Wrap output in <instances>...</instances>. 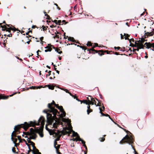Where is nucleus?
<instances>
[{
  "label": "nucleus",
  "mask_w": 154,
  "mask_h": 154,
  "mask_svg": "<svg viewBox=\"0 0 154 154\" xmlns=\"http://www.w3.org/2000/svg\"><path fill=\"white\" fill-rule=\"evenodd\" d=\"M40 122L41 125V128L36 129L35 132L38 133L41 137H43L44 135L43 133V130L45 124V119L43 116H41L40 118L37 122H36L35 121L33 122L30 121L28 123H25V126L24 127V129L26 131L29 127H34L35 125H39Z\"/></svg>",
  "instance_id": "1"
},
{
  "label": "nucleus",
  "mask_w": 154,
  "mask_h": 154,
  "mask_svg": "<svg viewBox=\"0 0 154 154\" xmlns=\"http://www.w3.org/2000/svg\"><path fill=\"white\" fill-rule=\"evenodd\" d=\"M62 121L63 122H66L67 123V125H68V126L69 128V131L68 132V133L69 134L71 132H72V136L73 137H76V138L77 139V140H78L79 141H81L82 142V143L83 145V146L85 147L86 149H87V148L85 144V142L83 140H82L81 138H80L79 137V134L77 132H75L74 131H73L72 129V127L71 125L70 124V121L68 119H65L64 118H62Z\"/></svg>",
  "instance_id": "2"
},
{
  "label": "nucleus",
  "mask_w": 154,
  "mask_h": 154,
  "mask_svg": "<svg viewBox=\"0 0 154 154\" xmlns=\"http://www.w3.org/2000/svg\"><path fill=\"white\" fill-rule=\"evenodd\" d=\"M43 112L47 114V118L48 124L50 125H52V123L55 121V122L53 123V127L54 128H56L57 125L60 123L58 120L54 119L55 118L57 119V118H56V115L57 114V112L56 113L55 116H54V114H53V116H52V112H48L46 110H44Z\"/></svg>",
  "instance_id": "3"
},
{
  "label": "nucleus",
  "mask_w": 154,
  "mask_h": 154,
  "mask_svg": "<svg viewBox=\"0 0 154 154\" xmlns=\"http://www.w3.org/2000/svg\"><path fill=\"white\" fill-rule=\"evenodd\" d=\"M144 41V38H141L139 40L136 41L135 42V44H131L130 43V46L133 47H138L139 48H143V44Z\"/></svg>",
  "instance_id": "4"
},
{
  "label": "nucleus",
  "mask_w": 154,
  "mask_h": 154,
  "mask_svg": "<svg viewBox=\"0 0 154 154\" xmlns=\"http://www.w3.org/2000/svg\"><path fill=\"white\" fill-rule=\"evenodd\" d=\"M123 143H126L129 144H131L133 143V139L131 136H129L126 135L120 142V144H122Z\"/></svg>",
  "instance_id": "5"
},
{
  "label": "nucleus",
  "mask_w": 154,
  "mask_h": 154,
  "mask_svg": "<svg viewBox=\"0 0 154 154\" xmlns=\"http://www.w3.org/2000/svg\"><path fill=\"white\" fill-rule=\"evenodd\" d=\"M25 137H27L28 138L27 139V141L28 143H30V144L32 145L33 149L32 152L33 154H41V153L39 152L38 150L36 149L34 146V143L31 141L29 137H28L27 136Z\"/></svg>",
  "instance_id": "6"
},
{
  "label": "nucleus",
  "mask_w": 154,
  "mask_h": 154,
  "mask_svg": "<svg viewBox=\"0 0 154 154\" xmlns=\"http://www.w3.org/2000/svg\"><path fill=\"white\" fill-rule=\"evenodd\" d=\"M54 104L55 105V102L54 100L52 101V102L51 103H49L48 105V108L50 109L48 110H46L47 112H52V114H54V116H55L56 113L57 112V110L55 109L54 107L51 106V105Z\"/></svg>",
  "instance_id": "7"
},
{
  "label": "nucleus",
  "mask_w": 154,
  "mask_h": 154,
  "mask_svg": "<svg viewBox=\"0 0 154 154\" xmlns=\"http://www.w3.org/2000/svg\"><path fill=\"white\" fill-rule=\"evenodd\" d=\"M30 132L29 134V138L31 139L35 140L37 137L35 131L32 128L30 129Z\"/></svg>",
  "instance_id": "8"
},
{
  "label": "nucleus",
  "mask_w": 154,
  "mask_h": 154,
  "mask_svg": "<svg viewBox=\"0 0 154 154\" xmlns=\"http://www.w3.org/2000/svg\"><path fill=\"white\" fill-rule=\"evenodd\" d=\"M27 123L26 122H24V125H18L17 126H16L14 127V131L12 132V134H11V139L12 140L13 139V136H14L15 137H16V136L14 134H13V133L15 131H17L21 127V125H22V126L21 127H23L24 129V127L25 126V123Z\"/></svg>",
  "instance_id": "9"
},
{
  "label": "nucleus",
  "mask_w": 154,
  "mask_h": 154,
  "mask_svg": "<svg viewBox=\"0 0 154 154\" xmlns=\"http://www.w3.org/2000/svg\"><path fill=\"white\" fill-rule=\"evenodd\" d=\"M144 47H146V48L148 49H149L151 47L154 48V43L151 44L147 42H145L144 45Z\"/></svg>",
  "instance_id": "10"
},
{
  "label": "nucleus",
  "mask_w": 154,
  "mask_h": 154,
  "mask_svg": "<svg viewBox=\"0 0 154 154\" xmlns=\"http://www.w3.org/2000/svg\"><path fill=\"white\" fill-rule=\"evenodd\" d=\"M54 134H55L56 136H58V137L54 140V144H55V143H56V141L59 140V138L61 136V134H58L56 132H54Z\"/></svg>",
  "instance_id": "11"
},
{
  "label": "nucleus",
  "mask_w": 154,
  "mask_h": 154,
  "mask_svg": "<svg viewBox=\"0 0 154 154\" xmlns=\"http://www.w3.org/2000/svg\"><path fill=\"white\" fill-rule=\"evenodd\" d=\"M55 106L58 108L61 112L64 110L62 106H59L58 104H55Z\"/></svg>",
  "instance_id": "12"
},
{
  "label": "nucleus",
  "mask_w": 154,
  "mask_h": 154,
  "mask_svg": "<svg viewBox=\"0 0 154 154\" xmlns=\"http://www.w3.org/2000/svg\"><path fill=\"white\" fill-rule=\"evenodd\" d=\"M124 35L125 36L124 38L125 40L128 39L129 40V42H131V40L128 37L129 36V35L128 34L124 33Z\"/></svg>",
  "instance_id": "13"
},
{
  "label": "nucleus",
  "mask_w": 154,
  "mask_h": 154,
  "mask_svg": "<svg viewBox=\"0 0 154 154\" xmlns=\"http://www.w3.org/2000/svg\"><path fill=\"white\" fill-rule=\"evenodd\" d=\"M61 89L62 90H64L66 93H68L69 94H70V95L71 96H72V97H74V98H76V97H75V96L72 95L71 93H70L68 91V90L66 89H63L62 88H61Z\"/></svg>",
  "instance_id": "14"
},
{
  "label": "nucleus",
  "mask_w": 154,
  "mask_h": 154,
  "mask_svg": "<svg viewBox=\"0 0 154 154\" xmlns=\"http://www.w3.org/2000/svg\"><path fill=\"white\" fill-rule=\"evenodd\" d=\"M89 96L91 97V100H92V102H93V104L94 103V104H95V105H96V106H100V105H99L98 103L97 104H96V102L95 100L93 98H91V96Z\"/></svg>",
  "instance_id": "15"
},
{
  "label": "nucleus",
  "mask_w": 154,
  "mask_h": 154,
  "mask_svg": "<svg viewBox=\"0 0 154 154\" xmlns=\"http://www.w3.org/2000/svg\"><path fill=\"white\" fill-rule=\"evenodd\" d=\"M8 97V96L7 97H6L3 95H0V100L1 99H7Z\"/></svg>",
  "instance_id": "16"
},
{
  "label": "nucleus",
  "mask_w": 154,
  "mask_h": 154,
  "mask_svg": "<svg viewBox=\"0 0 154 154\" xmlns=\"http://www.w3.org/2000/svg\"><path fill=\"white\" fill-rule=\"evenodd\" d=\"M61 113L60 114V116L61 117H64L65 116L66 113L64 110H63L61 112Z\"/></svg>",
  "instance_id": "17"
},
{
  "label": "nucleus",
  "mask_w": 154,
  "mask_h": 154,
  "mask_svg": "<svg viewBox=\"0 0 154 154\" xmlns=\"http://www.w3.org/2000/svg\"><path fill=\"white\" fill-rule=\"evenodd\" d=\"M87 108L88 109L87 110V114L88 115H89V113L91 112V110L89 109L90 108V106H89V105H88L87 106Z\"/></svg>",
  "instance_id": "18"
},
{
  "label": "nucleus",
  "mask_w": 154,
  "mask_h": 154,
  "mask_svg": "<svg viewBox=\"0 0 154 154\" xmlns=\"http://www.w3.org/2000/svg\"><path fill=\"white\" fill-rule=\"evenodd\" d=\"M135 47L137 48L136 49H134V48L133 49V52L135 51H139V50L140 49H143V48H139L138 47Z\"/></svg>",
  "instance_id": "19"
},
{
  "label": "nucleus",
  "mask_w": 154,
  "mask_h": 154,
  "mask_svg": "<svg viewBox=\"0 0 154 154\" xmlns=\"http://www.w3.org/2000/svg\"><path fill=\"white\" fill-rule=\"evenodd\" d=\"M68 40L73 42L74 41V38L73 37H69L68 38Z\"/></svg>",
  "instance_id": "20"
},
{
  "label": "nucleus",
  "mask_w": 154,
  "mask_h": 154,
  "mask_svg": "<svg viewBox=\"0 0 154 154\" xmlns=\"http://www.w3.org/2000/svg\"><path fill=\"white\" fill-rule=\"evenodd\" d=\"M81 103H84L85 104L87 105L88 104V101H87L86 100H83L81 101Z\"/></svg>",
  "instance_id": "21"
},
{
  "label": "nucleus",
  "mask_w": 154,
  "mask_h": 154,
  "mask_svg": "<svg viewBox=\"0 0 154 154\" xmlns=\"http://www.w3.org/2000/svg\"><path fill=\"white\" fill-rule=\"evenodd\" d=\"M47 86L48 87V88L49 89H51V90H53L54 89V87L53 86H50L49 85H47Z\"/></svg>",
  "instance_id": "22"
},
{
  "label": "nucleus",
  "mask_w": 154,
  "mask_h": 154,
  "mask_svg": "<svg viewBox=\"0 0 154 154\" xmlns=\"http://www.w3.org/2000/svg\"><path fill=\"white\" fill-rule=\"evenodd\" d=\"M13 141V143H14V144H15V143L17 140V138L15 139V138H13V139L12 140Z\"/></svg>",
  "instance_id": "23"
},
{
  "label": "nucleus",
  "mask_w": 154,
  "mask_h": 154,
  "mask_svg": "<svg viewBox=\"0 0 154 154\" xmlns=\"http://www.w3.org/2000/svg\"><path fill=\"white\" fill-rule=\"evenodd\" d=\"M88 105H89L90 104H92V105L94 104L93 102L92 101V100H88Z\"/></svg>",
  "instance_id": "24"
},
{
  "label": "nucleus",
  "mask_w": 154,
  "mask_h": 154,
  "mask_svg": "<svg viewBox=\"0 0 154 154\" xmlns=\"http://www.w3.org/2000/svg\"><path fill=\"white\" fill-rule=\"evenodd\" d=\"M51 51V48H49V49H47L45 50V51L46 52L48 51Z\"/></svg>",
  "instance_id": "25"
},
{
  "label": "nucleus",
  "mask_w": 154,
  "mask_h": 154,
  "mask_svg": "<svg viewBox=\"0 0 154 154\" xmlns=\"http://www.w3.org/2000/svg\"><path fill=\"white\" fill-rule=\"evenodd\" d=\"M44 13L45 14V16H47V18L48 19H50V17L47 14H46V13L45 12H44Z\"/></svg>",
  "instance_id": "26"
},
{
  "label": "nucleus",
  "mask_w": 154,
  "mask_h": 154,
  "mask_svg": "<svg viewBox=\"0 0 154 154\" xmlns=\"http://www.w3.org/2000/svg\"><path fill=\"white\" fill-rule=\"evenodd\" d=\"M6 25L8 26V27H9L8 28H7V29H8V30H10L11 29H12L10 27L9 25L6 24Z\"/></svg>",
  "instance_id": "27"
},
{
  "label": "nucleus",
  "mask_w": 154,
  "mask_h": 154,
  "mask_svg": "<svg viewBox=\"0 0 154 154\" xmlns=\"http://www.w3.org/2000/svg\"><path fill=\"white\" fill-rule=\"evenodd\" d=\"M148 33H149V35L150 36H152L154 34V33H153L152 32H148Z\"/></svg>",
  "instance_id": "28"
},
{
  "label": "nucleus",
  "mask_w": 154,
  "mask_h": 154,
  "mask_svg": "<svg viewBox=\"0 0 154 154\" xmlns=\"http://www.w3.org/2000/svg\"><path fill=\"white\" fill-rule=\"evenodd\" d=\"M1 27L3 28H3H4L5 29H7V27H6V25H4L3 26H1Z\"/></svg>",
  "instance_id": "29"
},
{
  "label": "nucleus",
  "mask_w": 154,
  "mask_h": 154,
  "mask_svg": "<svg viewBox=\"0 0 154 154\" xmlns=\"http://www.w3.org/2000/svg\"><path fill=\"white\" fill-rule=\"evenodd\" d=\"M87 46H91V43L90 42H88V43L87 44Z\"/></svg>",
  "instance_id": "30"
},
{
  "label": "nucleus",
  "mask_w": 154,
  "mask_h": 154,
  "mask_svg": "<svg viewBox=\"0 0 154 154\" xmlns=\"http://www.w3.org/2000/svg\"><path fill=\"white\" fill-rule=\"evenodd\" d=\"M61 22V21L60 20H59L58 21H57V23H56L57 24H59L60 25V23Z\"/></svg>",
  "instance_id": "31"
},
{
  "label": "nucleus",
  "mask_w": 154,
  "mask_h": 154,
  "mask_svg": "<svg viewBox=\"0 0 154 154\" xmlns=\"http://www.w3.org/2000/svg\"><path fill=\"white\" fill-rule=\"evenodd\" d=\"M15 148H12V151L14 153H16V152H15Z\"/></svg>",
  "instance_id": "32"
},
{
  "label": "nucleus",
  "mask_w": 154,
  "mask_h": 154,
  "mask_svg": "<svg viewBox=\"0 0 154 154\" xmlns=\"http://www.w3.org/2000/svg\"><path fill=\"white\" fill-rule=\"evenodd\" d=\"M131 147H132V148L133 149V150H134V154H137V153L135 151V149H134V148H133V146H132V145H131Z\"/></svg>",
  "instance_id": "33"
},
{
  "label": "nucleus",
  "mask_w": 154,
  "mask_h": 154,
  "mask_svg": "<svg viewBox=\"0 0 154 154\" xmlns=\"http://www.w3.org/2000/svg\"><path fill=\"white\" fill-rule=\"evenodd\" d=\"M45 49H49V48H51V47L48 45L46 47H45Z\"/></svg>",
  "instance_id": "34"
},
{
  "label": "nucleus",
  "mask_w": 154,
  "mask_h": 154,
  "mask_svg": "<svg viewBox=\"0 0 154 154\" xmlns=\"http://www.w3.org/2000/svg\"><path fill=\"white\" fill-rule=\"evenodd\" d=\"M105 140V138L103 137L101 138V140H100V141L103 142V141Z\"/></svg>",
  "instance_id": "35"
},
{
  "label": "nucleus",
  "mask_w": 154,
  "mask_h": 154,
  "mask_svg": "<svg viewBox=\"0 0 154 154\" xmlns=\"http://www.w3.org/2000/svg\"><path fill=\"white\" fill-rule=\"evenodd\" d=\"M120 35H121V39H123L124 38V36L122 34H120Z\"/></svg>",
  "instance_id": "36"
},
{
  "label": "nucleus",
  "mask_w": 154,
  "mask_h": 154,
  "mask_svg": "<svg viewBox=\"0 0 154 154\" xmlns=\"http://www.w3.org/2000/svg\"><path fill=\"white\" fill-rule=\"evenodd\" d=\"M57 143H55V144L54 143V147H55V148H56V149H58V147L57 146H56V144H57Z\"/></svg>",
  "instance_id": "37"
},
{
  "label": "nucleus",
  "mask_w": 154,
  "mask_h": 154,
  "mask_svg": "<svg viewBox=\"0 0 154 154\" xmlns=\"http://www.w3.org/2000/svg\"><path fill=\"white\" fill-rule=\"evenodd\" d=\"M105 116H109V118L112 121V119L110 117H109V116L108 114H105Z\"/></svg>",
  "instance_id": "38"
},
{
  "label": "nucleus",
  "mask_w": 154,
  "mask_h": 154,
  "mask_svg": "<svg viewBox=\"0 0 154 154\" xmlns=\"http://www.w3.org/2000/svg\"><path fill=\"white\" fill-rule=\"evenodd\" d=\"M42 29H43V30H45L46 29V28L44 26H42Z\"/></svg>",
  "instance_id": "39"
},
{
  "label": "nucleus",
  "mask_w": 154,
  "mask_h": 154,
  "mask_svg": "<svg viewBox=\"0 0 154 154\" xmlns=\"http://www.w3.org/2000/svg\"><path fill=\"white\" fill-rule=\"evenodd\" d=\"M62 22L63 23H65V24L66 23V22L65 20H63Z\"/></svg>",
  "instance_id": "40"
},
{
  "label": "nucleus",
  "mask_w": 154,
  "mask_h": 154,
  "mask_svg": "<svg viewBox=\"0 0 154 154\" xmlns=\"http://www.w3.org/2000/svg\"><path fill=\"white\" fill-rule=\"evenodd\" d=\"M54 5H55L57 7V8H58L59 10H60V8L58 7V5H57V4H54Z\"/></svg>",
  "instance_id": "41"
},
{
  "label": "nucleus",
  "mask_w": 154,
  "mask_h": 154,
  "mask_svg": "<svg viewBox=\"0 0 154 154\" xmlns=\"http://www.w3.org/2000/svg\"><path fill=\"white\" fill-rule=\"evenodd\" d=\"M17 138H18L19 139V140H20V136H17Z\"/></svg>",
  "instance_id": "42"
},
{
  "label": "nucleus",
  "mask_w": 154,
  "mask_h": 154,
  "mask_svg": "<svg viewBox=\"0 0 154 154\" xmlns=\"http://www.w3.org/2000/svg\"><path fill=\"white\" fill-rule=\"evenodd\" d=\"M131 40V42L130 43H131V42L132 41L133 42H134V39L133 38L131 39H130Z\"/></svg>",
  "instance_id": "43"
},
{
  "label": "nucleus",
  "mask_w": 154,
  "mask_h": 154,
  "mask_svg": "<svg viewBox=\"0 0 154 154\" xmlns=\"http://www.w3.org/2000/svg\"><path fill=\"white\" fill-rule=\"evenodd\" d=\"M99 110H100V112H102L103 111L100 107L99 108Z\"/></svg>",
  "instance_id": "44"
},
{
  "label": "nucleus",
  "mask_w": 154,
  "mask_h": 154,
  "mask_svg": "<svg viewBox=\"0 0 154 154\" xmlns=\"http://www.w3.org/2000/svg\"><path fill=\"white\" fill-rule=\"evenodd\" d=\"M54 22L56 24V23H57V20H54Z\"/></svg>",
  "instance_id": "45"
},
{
  "label": "nucleus",
  "mask_w": 154,
  "mask_h": 154,
  "mask_svg": "<svg viewBox=\"0 0 154 154\" xmlns=\"http://www.w3.org/2000/svg\"><path fill=\"white\" fill-rule=\"evenodd\" d=\"M55 50L57 52H58L59 51V49H56Z\"/></svg>",
  "instance_id": "46"
},
{
  "label": "nucleus",
  "mask_w": 154,
  "mask_h": 154,
  "mask_svg": "<svg viewBox=\"0 0 154 154\" xmlns=\"http://www.w3.org/2000/svg\"><path fill=\"white\" fill-rule=\"evenodd\" d=\"M100 113L101 114V115L103 116H105V114H103V113L102 112H100Z\"/></svg>",
  "instance_id": "47"
},
{
  "label": "nucleus",
  "mask_w": 154,
  "mask_h": 154,
  "mask_svg": "<svg viewBox=\"0 0 154 154\" xmlns=\"http://www.w3.org/2000/svg\"><path fill=\"white\" fill-rule=\"evenodd\" d=\"M14 94H11V95H10L9 96H5V97H7L8 96V97H9V96H10V97H11V96H13V95Z\"/></svg>",
  "instance_id": "48"
},
{
  "label": "nucleus",
  "mask_w": 154,
  "mask_h": 154,
  "mask_svg": "<svg viewBox=\"0 0 154 154\" xmlns=\"http://www.w3.org/2000/svg\"><path fill=\"white\" fill-rule=\"evenodd\" d=\"M51 72V71H49L48 72V75H50L51 74L50 73Z\"/></svg>",
  "instance_id": "49"
},
{
  "label": "nucleus",
  "mask_w": 154,
  "mask_h": 154,
  "mask_svg": "<svg viewBox=\"0 0 154 154\" xmlns=\"http://www.w3.org/2000/svg\"><path fill=\"white\" fill-rule=\"evenodd\" d=\"M43 37H41L40 38V40H43Z\"/></svg>",
  "instance_id": "50"
},
{
  "label": "nucleus",
  "mask_w": 154,
  "mask_h": 154,
  "mask_svg": "<svg viewBox=\"0 0 154 154\" xmlns=\"http://www.w3.org/2000/svg\"><path fill=\"white\" fill-rule=\"evenodd\" d=\"M58 53L59 54H60L62 53V51H58Z\"/></svg>",
  "instance_id": "51"
},
{
  "label": "nucleus",
  "mask_w": 154,
  "mask_h": 154,
  "mask_svg": "<svg viewBox=\"0 0 154 154\" xmlns=\"http://www.w3.org/2000/svg\"><path fill=\"white\" fill-rule=\"evenodd\" d=\"M26 145L28 146L29 147V149H30V148H29V145L26 142Z\"/></svg>",
  "instance_id": "52"
},
{
  "label": "nucleus",
  "mask_w": 154,
  "mask_h": 154,
  "mask_svg": "<svg viewBox=\"0 0 154 154\" xmlns=\"http://www.w3.org/2000/svg\"><path fill=\"white\" fill-rule=\"evenodd\" d=\"M56 72L59 74V71L57 70H56Z\"/></svg>",
  "instance_id": "53"
},
{
  "label": "nucleus",
  "mask_w": 154,
  "mask_h": 154,
  "mask_svg": "<svg viewBox=\"0 0 154 154\" xmlns=\"http://www.w3.org/2000/svg\"><path fill=\"white\" fill-rule=\"evenodd\" d=\"M76 100H77V101H80V102H81V100H79L78 99V98H76Z\"/></svg>",
  "instance_id": "54"
},
{
  "label": "nucleus",
  "mask_w": 154,
  "mask_h": 154,
  "mask_svg": "<svg viewBox=\"0 0 154 154\" xmlns=\"http://www.w3.org/2000/svg\"><path fill=\"white\" fill-rule=\"evenodd\" d=\"M54 67H55V65H54ZM54 69H55V70H56V71L57 70V68H55V67H54Z\"/></svg>",
  "instance_id": "55"
},
{
  "label": "nucleus",
  "mask_w": 154,
  "mask_h": 154,
  "mask_svg": "<svg viewBox=\"0 0 154 154\" xmlns=\"http://www.w3.org/2000/svg\"><path fill=\"white\" fill-rule=\"evenodd\" d=\"M30 88H33V89H35V87H33V86H32V87H30Z\"/></svg>",
  "instance_id": "56"
},
{
  "label": "nucleus",
  "mask_w": 154,
  "mask_h": 154,
  "mask_svg": "<svg viewBox=\"0 0 154 154\" xmlns=\"http://www.w3.org/2000/svg\"><path fill=\"white\" fill-rule=\"evenodd\" d=\"M77 140V139H76V138H73V139H72V140H74H74ZM77 140H76V141H77Z\"/></svg>",
  "instance_id": "57"
},
{
  "label": "nucleus",
  "mask_w": 154,
  "mask_h": 154,
  "mask_svg": "<svg viewBox=\"0 0 154 154\" xmlns=\"http://www.w3.org/2000/svg\"><path fill=\"white\" fill-rule=\"evenodd\" d=\"M46 67H48V68H49V69L50 68V66H48V65H47V66H46Z\"/></svg>",
  "instance_id": "58"
},
{
  "label": "nucleus",
  "mask_w": 154,
  "mask_h": 154,
  "mask_svg": "<svg viewBox=\"0 0 154 154\" xmlns=\"http://www.w3.org/2000/svg\"><path fill=\"white\" fill-rule=\"evenodd\" d=\"M95 45L96 46H97L98 45V44H97V43H95Z\"/></svg>",
  "instance_id": "59"
},
{
  "label": "nucleus",
  "mask_w": 154,
  "mask_h": 154,
  "mask_svg": "<svg viewBox=\"0 0 154 154\" xmlns=\"http://www.w3.org/2000/svg\"><path fill=\"white\" fill-rule=\"evenodd\" d=\"M80 47L81 48H82L83 50L84 49V47H83L80 46Z\"/></svg>",
  "instance_id": "60"
},
{
  "label": "nucleus",
  "mask_w": 154,
  "mask_h": 154,
  "mask_svg": "<svg viewBox=\"0 0 154 154\" xmlns=\"http://www.w3.org/2000/svg\"><path fill=\"white\" fill-rule=\"evenodd\" d=\"M64 35H65V36H64V38H66V37H65V36H65V33H64Z\"/></svg>",
  "instance_id": "61"
},
{
  "label": "nucleus",
  "mask_w": 154,
  "mask_h": 154,
  "mask_svg": "<svg viewBox=\"0 0 154 154\" xmlns=\"http://www.w3.org/2000/svg\"><path fill=\"white\" fill-rule=\"evenodd\" d=\"M26 43L28 44H29V41H27Z\"/></svg>",
  "instance_id": "62"
},
{
  "label": "nucleus",
  "mask_w": 154,
  "mask_h": 154,
  "mask_svg": "<svg viewBox=\"0 0 154 154\" xmlns=\"http://www.w3.org/2000/svg\"><path fill=\"white\" fill-rule=\"evenodd\" d=\"M143 15V13L142 14H141L140 15L141 16Z\"/></svg>",
  "instance_id": "63"
},
{
  "label": "nucleus",
  "mask_w": 154,
  "mask_h": 154,
  "mask_svg": "<svg viewBox=\"0 0 154 154\" xmlns=\"http://www.w3.org/2000/svg\"><path fill=\"white\" fill-rule=\"evenodd\" d=\"M59 60H60L61 59V57H60L59 58Z\"/></svg>",
  "instance_id": "64"
}]
</instances>
